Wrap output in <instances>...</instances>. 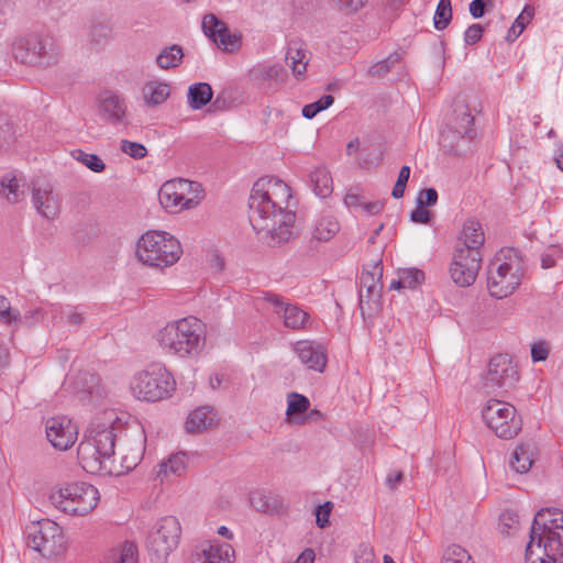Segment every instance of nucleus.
<instances>
[{
    "label": "nucleus",
    "mask_w": 563,
    "mask_h": 563,
    "mask_svg": "<svg viewBox=\"0 0 563 563\" xmlns=\"http://www.w3.org/2000/svg\"><path fill=\"white\" fill-rule=\"evenodd\" d=\"M213 96L212 88L207 82H197L188 89V104L194 110H199L208 104Z\"/></svg>",
    "instance_id": "nucleus-32"
},
{
    "label": "nucleus",
    "mask_w": 563,
    "mask_h": 563,
    "mask_svg": "<svg viewBox=\"0 0 563 563\" xmlns=\"http://www.w3.org/2000/svg\"><path fill=\"white\" fill-rule=\"evenodd\" d=\"M53 318L58 319L59 322H66L73 325H80L85 321L84 314L73 307L60 309L59 313L55 314Z\"/></svg>",
    "instance_id": "nucleus-49"
},
{
    "label": "nucleus",
    "mask_w": 563,
    "mask_h": 563,
    "mask_svg": "<svg viewBox=\"0 0 563 563\" xmlns=\"http://www.w3.org/2000/svg\"><path fill=\"white\" fill-rule=\"evenodd\" d=\"M32 203L37 213L46 219H54L60 211V197L54 191L53 185L45 179L31 181Z\"/></svg>",
    "instance_id": "nucleus-16"
},
{
    "label": "nucleus",
    "mask_w": 563,
    "mask_h": 563,
    "mask_svg": "<svg viewBox=\"0 0 563 563\" xmlns=\"http://www.w3.org/2000/svg\"><path fill=\"white\" fill-rule=\"evenodd\" d=\"M295 352L307 368L322 373L327 365V351L316 342L302 340L295 344Z\"/></svg>",
    "instance_id": "nucleus-22"
},
{
    "label": "nucleus",
    "mask_w": 563,
    "mask_h": 563,
    "mask_svg": "<svg viewBox=\"0 0 563 563\" xmlns=\"http://www.w3.org/2000/svg\"><path fill=\"white\" fill-rule=\"evenodd\" d=\"M332 509L333 504L331 501H325L314 509L316 523L319 528L323 529L329 525V517L332 512Z\"/></svg>",
    "instance_id": "nucleus-52"
},
{
    "label": "nucleus",
    "mask_w": 563,
    "mask_h": 563,
    "mask_svg": "<svg viewBox=\"0 0 563 563\" xmlns=\"http://www.w3.org/2000/svg\"><path fill=\"white\" fill-rule=\"evenodd\" d=\"M473 124L474 117L466 108L460 112L455 110V117L452 123L441 132V143L443 147L455 151L460 140L464 137L472 139L475 135Z\"/></svg>",
    "instance_id": "nucleus-18"
},
{
    "label": "nucleus",
    "mask_w": 563,
    "mask_h": 563,
    "mask_svg": "<svg viewBox=\"0 0 563 563\" xmlns=\"http://www.w3.org/2000/svg\"><path fill=\"white\" fill-rule=\"evenodd\" d=\"M12 54L16 62L47 68L59 60V49L52 38L38 34H30L13 43Z\"/></svg>",
    "instance_id": "nucleus-7"
},
{
    "label": "nucleus",
    "mask_w": 563,
    "mask_h": 563,
    "mask_svg": "<svg viewBox=\"0 0 563 563\" xmlns=\"http://www.w3.org/2000/svg\"><path fill=\"white\" fill-rule=\"evenodd\" d=\"M536 445L533 442H523L517 445L511 454L510 466L517 473H527L534 462Z\"/></svg>",
    "instance_id": "nucleus-30"
},
{
    "label": "nucleus",
    "mask_w": 563,
    "mask_h": 563,
    "mask_svg": "<svg viewBox=\"0 0 563 563\" xmlns=\"http://www.w3.org/2000/svg\"><path fill=\"white\" fill-rule=\"evenodd\" d=\"M165 462L174 477H179L184 474L186 470V455L184 453L173 454Z\"/></svg>",
    "instance_id": "nucleus-50"
},
{
    "label": "nucleus",
    "mask_w": 563,
    "mask_h": 563,
    "mask_svg": "<svg viewBox=\"0 0 563 563\" xmlns=\"http://www.w3.org/2000/svg\"><path fill=\"white\" fill-rule=\"evenodd\" d=\"M120 150L134 159L144 158L147 155L146 147L137 142L122 140L120 143Z\"/></svg>",
    "instance_id": "nucleus-48"
},
{
    "label": "nucleus",
    "mask_w": 563,
    "mask_h": 563,
    "mask_svg": "<svg viewBox=\"0 0 563 563\" xmlns=\"http://www.w3.org/2000/svg\"><path fill=\"white\" fill-rule=\"evenodd\" d=\"M519 379L517 365L508 354L493 356L488 364V371L484 377V388L487 393L497 389H508L515 386Z\"/></svg>",
    "instance_id": "nucleus-12"
},
{
    "label": "nucleus",
    "mask_w": 563,
    "mask_h": 563,
    "mask_svg": "<svg viewBox=\"0 0 563 563\" xmlns=\"http://www.w3.org/2000/svg\"><path fill=\"white\" fill-rule=\"evenodd\" d=\"M334 101L333 96L323 95L318 101L306 104L302 108V115L306 119L314 118L320 111L328 109Z\"/></svg>",
    "instance_id": "nucleus-46"
},
{
    "label": "nucleus",
    "mask_w": 563,
    "mask_h": 563,
    "mask_svg": "<svg viewBox=\"0 0 563 563\" xmlns=\"http://www.w3.org/2000/svg\"><path fill=\"white\" fill-rule=\"evenodd\" d=\"M385 207L384 201L376 200V201H366L364 200V205H362L361 209L365 211L368 214H378L383 211Z\"/></svg>",
    "instance_id": "nucleus-63"
},
{
    "label": "nucleus",
    "mask_w": 563,
    "mask_h": 563,
    "mask_svg": "<svg viewBox=\"0 0 563 563\" xmlns=\"http://www.w3.org/2000/svg\"><path fill=\"white\" fill-rule=\"evenodd\" d=\"M483 32L484 27L478 23L468 26L464 33L465 44L468 46L476 44L482 38Z\"/></svg>",
    "instance_id": "nucleus-56"
},
{
    "label": "nucleus",
    "mask_w": 563,
    "mask_h": 563,
    "mask_svg": "<svg viewBox=\"0 0 563 563\" xmlns=\"http://www.w3.org/2000/svg\"><path fill=\"white\" fill-rule=\"evenodd\" d=\"M265 299L274 306L275 312L284 319L286 328L292 330L306 328L310 316L298 306L285 303L277 295L274 294L266 295Z\"/></svg>",
    "instance_id": "nucleus-21"
},
{
    "label": "nucleus",
    "mask_w": 563,
    "mask_h": 563,
    "mask_svg": "<svg viewBox=\"0 0 563 563\" xmlns=\"http://www.w3.org/2000/svg\"><path fill=\"white\" fill-rule=\"evenodd\" d=\"M158 199L165 210L176 213L198 206L203 199V190L197 181L184 178L170 179L162 185Z\"/></svg>",
    "instance_id": "nucleus-8"
},
{
    "label": "nucleus",
    "mask_w": 563,
    "mask_h": 563,
    "mask_svg": "<svg viewBox=\"0 0 563 563\" xmlns=\"http://www.w3.org/2000/svg\"><path fill=\"white\" fill-rule=\"evenodd\" d=\"M27 545L44 558L59 555L65 550L62 528L54 521L42 519L27 526Z\"/></svg>",
    "instance_id": "nucleus-11"
},
{
    "label": "nucleus",
    "mask_w": 563,
    "mask_h": 563,
    "mask_svg": "<svg viewBox=\"0 0 563 563\" xmlns=\"http://www.w3.org/2000/svg\"><path fill=\"white\" fill-rule=\"evenodd\" d=\"M340 230V224L333 216L321 217L316 223L313 238L318 241L331 240Z\"/></svg>",
    "instance_id": "nucleus-36"
},
{
    "label": "nucleus",
    "mask_w": 563,
    "mask_h": 563,
    "mask_svg": "<svg viewBox=\"0 0 563 563\" xmlns=\"http://www.w3.org/2000/svg\"><path fill=\"white\" fill-rule=\"evenodd\" d=\"M563 512L541 509L534 516L530 540L526 547L528 563H563Z\"/></svg>",
    "instance_id": "nucleus-2"
},
{
    "label": "nucleus",
    "mask_w": 563,
    "mask_h": 563,
    "mask_svg": "<svg viewBox=\"0 0 563 563\" xmlns=\"http://www.w3.org/2000/svg\"><path fill=\"white\" fill-rule=\"evenodd\" d=\"M485 242V234L479 221L471 218L462 227L455 244V251H465L468 253L482 254L481 247Z\"/></svg>",
    "instance_id": "nucleus-23"
},
{
    "label": "nucleus",
    "mask_w": 563,
    "mask_h": 563,
    "mask_svg": "<svg viewBox=\"0 0 563 563\" xmlns=\"http://www.w3.org/2000/svg\"><path fill=\"white\" fill-rule=\"evenodd\" d=\"M162 352L179 358L198 356L206 345V324L194 316L168 321L153 335Z\"/></svg>",
    "instance_id": "nucleus-3"
},
{
    "label": "nucleus",
    "mask_w": 563,
    "mask_h": 563,
    "mask_svg": "<svg viewBox=\"0 0 563 563\" xmlns=\"http://www.w3.org/2000/svg\"><path fill=\"white\" fill-rule=\"evenodd\" d=\"M401 58L399 52H394L387 58L374 64L368 73L373 77L383 78L401 62Z\"/></svg>",
    "instance_id": "nucleus-41"
},
{
    "label": "nucleus",
    "mask_w": 563,
    "mask_h": 563,
    "mask_svg": "<svg viewBox=\"0 0 563 563\" xmlns=\"http://www.w3.org/2000/svg\"><path fill=\"white\" fill-rule=\"evenodd\" d=\"M183 253L179 241L164 231L144 233L136 245L139 260L152 267L174 265Z\"/></svg>",
    "instance_id": "nucleus-5"
},
{
    "label": "nucleus",
    "mask_w": 563,
    "mask_h": 563,
    "mask_svg": "<svg viewBox=\"0 0 563 563\" xmlns=\"http://www.w3.org/2000/svg\"><path fill=\"white\" fill-rule=\"evenodd\" d=\"M534 15V9L531 5H526L521 13L517 16L514 24L508 31L506 40L514 42L525 30L526 25L532 20Z\"/></svg>",
    "instance_id": "nucleus-39"
},
{
    "label": "nucleus",
    "mask_w": 563,
    "mask_h": 563,
    "mask_svg": "<svg viewBox=\"0 0 563 563\" xmlns=\"http://www.w3.org/2000/svg\"><path fill=\"white\" fill-rule=\"evenodd\" d=\"M77 454L82 467L88 472L95 473L107 468L106 455L88 435L79 443Z\"/></svg>",
    "instance_id": "nucleus-24"
},
{
    "label": "nucleus",
    "mask_w": 563,
    "mask_h": 563,
    "mask_svg": "<svg viewBox=\"0 0 563 563\" xmlns=\"http://www.w3.org/2000/svg\"><path fill=\"white\" fill-rule=\"evenodd\" d=\"M523 272L518 250H500L488 269L487 288L490 296L505 298L512 294L519 286Z\"/></svg>",
    "instance_id": "nucleus-4"
},
{
    "label": "nucleus",
    "mask_w": 563,
    "mask_h": 563,
    "mask_svg": "<svg viewBox=\"0 0 563 563\" xmlns=\"http://www.w3.org/2000/svg\"><path fill=\"white\" fill-rule=\"evenodd\" d=\"M398 276H401L405 288L409 289L416 288L424 280V273L415 267L399 269Z\"/></svg>",
    "instance_id": "nucleus-45"
},
{
    "label": "nucleus",
    "mask_w": 563,
    "mask_h": 563,
    "mask_svg": "<svg viewBox=\"0 0 563 563\" xmlns=\"http://www.w3.org/2000/svg\"><path fill=\"white\" fill-rule=\"evenodd\" d=\"M181 533L177 518H162L148 533L146 547L152 563H165L168 555L176 549Z\"/></svg>",
    "instance_id": "nucleus-10"
},
{
    "label": "nucleus",
    "mask_w": 563,
    "mask_h": 563,
    "mask_svg": "<svg viewBox=\"0 0 563 563\" xmlns=\"http://www.w3.org/2000/svg\"><path fill=\"white\" fill-rule=\"evenodd\" d=\"M100 109L103 117L111 123H120L125 118L126 104L124 100L112 92L102 97Z\"/></svg>",
    "instance_id": "nucleus-29"
},
{
    "label": "nucleus",
    "mask_w": 563,
    "mask_h": 563,
    "mask_svg": "<svg viewBox=\"0 0 563 563\" xmlns=\"http://www.w3.org/2000/svg\"><path fill=\"white\" fill-rule=\"evenodd\" d=\"M551 346L547 341H538L531 345V357L533 362H543L548 358Z\"/></svg>",
    "instance_id": "nucleus-54"
},
{
    "label": "nucleus",
    "mask_w": 563,
    "mask_h": 563,
    "mask_svg": "<svg viewBox=\"0 0 563 563\" xmlns=\"http://www.w3.org/2000/svg\"><path fill=\"white\" fill-rule=\"evenodd\" d=\"M438 201V191L434 188L422 189L417 198L419 207H432Z\"/></svg>",
    "instance_id": "nucleus-55"
},
{
    "label": "nucleus",
    "mask_w": 563,
    "mask_h": 563,
    "mask_svg": "<svg viewBox=\"0 0 563 563\" xmlns=\"http://www.w3.org/2000/svg\"><path fill=\"white\" fill-rule=\"evenodd\" d=\"M263 76L266 79L283 81L286 77V71L280 65H274V66L265 67L263 69Z\"/></svg>",
    "instance_id": "nucleus-62"
},
{
    "label": "nucleus",
    "mask_w": 563,
    "mask_h": 563,
    "mask_svg": "<svg viewBox=\"0 0 563 563\" xmlns=\"http://www.w3.org/2000/svg\"><path fill=\"white\" fill-rule=\"evenodd\" d=\"M486 3L484 0H473L470 3V13L474 19H479L485 14Z\"/></svg>",
    "instance_id": "nucleus-64"
},
{
    "label": "nucleus",
    "mask_w": 563,
    "mask_h": 563,
    "mask_svg": "<svg viewBox=\"0 0 563 563\" xmlns=\"http://www.w3.org/2000/svg\"><path fill=\"white\" fill-rule=\"evenodd\" d=\"M562 258V250L559 245H551L542 254L541 265L543 268H551L555 265L558 260Z\"/></svg>",
    "instance_id": "nucleus-53"
},
{
    "label": "nucleus",
    "mask_w": 563,
    "mask_h": 563,
    "mask_svg": "<svg viewBox=\"0 0 563 563\" xmlns=\"http://www.w3.org/2000/svg\"><path fill=\"white\" fill-rule=\"evenodd\" d=\"M0 194L9 203L22 201L25 196V180L14 173H8L0 179Z\"/></svg>",
    "instance_id": "nucleus-25"
},
{
    "label": "nucleus",
    "mask_w": 563,
    "mask_h": 563,
    "mask_svg": "<svg viewBox=\"0 0 563 563\" xmlns=\"http://www.w3.org/2000/svg\"><path fill=\"white\" fill-rule=\"evenodd\" d=\"M365 198L357 191V189L351 188L345 197H344V205L349 209H357L364 205Z\"/></svg>",
    "instance_id": "nucleus-57"
},
{
    "label": "nucleus",
    "mask_w": 563,
    "mask_h": 563,
    "mask_svg": "<svg viewBox=\"0 0 563 563\" xmlns=\"http://www.w3.org/2000/svg\"><path fill=\"white\" fill-rule=\"evenodd\" d=\"M97 493V489L85 482H70L65 483L62 486H59L56 490V493Z\"/></svg>",
    "instance_id": "nucleus-51"
},
{
    "label": "nucleus",
    "mask_w": 563,
    "mask_h": 563,
    "mask_svg": "<svg viewBox=\"0 0 563 563\" xmlns=\"http://www.w3.org/2000/svg\"><path fill=\"white\" fill-rule=\"evenodd\" d=\"M256 511L266 515H279L285 505L278 495H241Z\"/></svg>",
    "instance_id": "nucleus-26"
},
{
    "label": "nucleus",
    "mask_w": 563,
    "mask_h": 563,
    "mask_svg": "<svg viewBox=\"0 0 563 563\" xmlns=\"http://www.w3.org/2000/svg\"><path fill=\"white\" fill-rule=\"evenodd\" d=\"M286 64L291 68L295 77L302 76L306 73L308 65L307 52L297 46L296 43L290 44L286 56Z\"/></svg>",
    "instance_id": "nucleus-33"
},
{
    "label": "nucleus",
    "mask_w": 563,
    "mask_h": 563,
    "mask_svg": "<svg viewBox=\"0 0 563 563\" xmlns=\"http://www.w3.org/2000/svg\"><path fill=\"white\" fill-rule=\"evenodd\" d=\"M52 506L64 514L85 516L99 503V495H47Z\"/></svg>",
    "instance_id": "nucleus-20"
},
{
    "label": "nucleus",
    "mask_w": 563,
    "mask_h": 563,
    "mask_svg": "<svg viewBox=\"0 0 563 563\" xmlns=\"http://www.w3.org/2000/svg\"><path fill=\"white\" fill-rule=\"evenodd\" d=\"M310 184L316 196L327 198L333 190L332 177L325 168H316L310 173Z\"/></svg>",
    "instance_id": "nucleus-34"
},
{
    "label": "nucleus",
    "mask_w": 563,
    "mask_h": 563,
    "mask_svg": "<svg viewBox=\"0 0 563 563\" xmlns=\"http://www.w3.org/2000/svg\"><path fill=\"white\" fill-rule=\"evenodd\" d=\"M20 320V313L11 308L10 301L7 297L0 296V321L4 324L11 325Z\"/></svg>",
    "instance_id": "nucleus-47"
},
{
    "label": "nucleus",
    "mask_w": 563,
    "mask_h": 563,
    "mask_svg": "<svg viewBox=\"0 0 563 563\" xmlns=\"http://www.w3.org/2000/svg\"><path fill=\"white\" fill-rule=\"evenodd\" d=\"M73 156L95 173H101L106 168L102 159L96 154H90L78 150L73 153Z\"/></svg>",
    "instance_id": "nucleus-44"
},
{
    "label": "nucleus",
    "mask_w": 563,
    "mask_h": 563,
    "mask_svg": "<svg viewBox=\"0 0 563 563\" xmlns=\"http://www.w3.org/2000/svg\"><path fill=\"white\" fill-rule=\"evenodd\" d=\"M428 207H419L411 211L410 220L416 223L429 224L432 219V212L427 209Z\"/></svg>",
    "instance_id": "nucleus-59"
},
{
    "label": "nucleus",
    "mask_w": 563,
    "mask_h": 563,
    "mask_svg": "<svg viewBox=\"0 0 563 563\" xmlns=\"http://www.w3.org/2000/svg\"><path fill=\"white\" fill-rule=\"evenodd\" d=\"M485 424L500 439L515 438L522 428V419L515 406L507 401L489 399L482 409Z\"/></svg>",
    "instance_id": "nucleus-9"
},
{
    "label": "nucleus",
    "mask_w": 563,
    "mask_h": 563,
    "mask_svg": "<svg viewBox=\"0 0 563 563\" xmlns=\"http://www.w3.org/2000/svg\"><path fill=\"white\" fill-rule=\"evenodd\" d=\"M452 20L451 0H440L433 16L434 27L439 31L444 30Z\"/></svg>",
    "instance_id": "nucleus-42"
},
{
    "label": "nucleus",
    "mask_w": 563,
    "mask_h": 563,
    "mask_svg": "<svg viewBox=\"0 0 563 563\" xmlns=\"http://www.w3.org/2000/svg\"><path fill=\"white\" fill-rule=\"evenodd\" d=\"M169 96V86L164 82H150L143 89V97L147 104L163 103Z\"/></svg>",
    "instance_id": "nucleus-38"
},
{
    "label": "nucleus",
    "mask_w": 563,
    "mask_h": 563,
    "mask_svg": "<svg viewBox=\"0 0 563 563\" xmlns=\"http://www.w3.org/2000/svg\"><path fill=\"white\" fill-rule=\"evenodd\" d=\"M310 408V400L301 394L291 391L287 395L286 420L290 424H303L307 418L303 415Z\"/></svg>",
    "instance_id": "nucleus-27"
},
{
    "label": "nucleus",
    "mask_w": 563,
    "mask_h": 563,
    "mask_svg": "<svg viewBox=\"0 0 563 563\" xmlns=\"http://www.w3.org/2000/svg\"><path fill=\"white\" fill-rule=\"evenodd\" d=\"M290 187L278 178H260L249 199V219L260 239L275 246L287 242L296 216L290 210Z\"/></svg>",
    "instance_id": "nucleus-1"
},
{
    "label": "nucleus",
    "mask_w": 563,
    "mask_h": 563,
    "mask_svg": "<svg viewBox=\"0 0 563 563\" xmlns=\"http://www.w3.org/2000/svg\"><path fill=\"white\" fill-rule=\"evenodd\" d=\"M234 550L228 543L209 545L197 556L194 563H231Z\"/></svg>",
    "instance_id": "nucleus-31"
},
{
    "label": "nucleus",
    "mask_w": 563,
    "mask_h": 563,
    "mask_svg": "<svg viewBox=\"0 0 563 563\" xmlns=\"http://www.w3.org/2000/svg\"><path fill=\"white\" fill-rule=\"evenodd\" d=\"M174 478V474L169 472V467L166 465V462L163 461L162 463H159L154 477V482L163 486L165 483L173 482Z\"/></svg>",
    "instance_id": "nucleus-61"
},
{
    "label": "nucleus",
    "mask_w": 563,
    "mask_h": 563,
    "mask_svg": "<svg viewBox=\"0 0 563 563\" xmlns=\"http://www.w3.org/2000/svg\"><path fill=\"white\" fill-rule=\"evenodd\" d=\"M482 265V254L454 251L450 275L454 284L468 287L474 284Z\"/></svg>",
    "instance_id": "nucleus-15"
},
{
    "label": "nucleus",
    "mask_w": 563,
    "mask_h": 563,
    "mask_svg": "<svg viewBox=\"0 0 563 563\" xmlns=\"http://www.w3.org/2000/svg\"><path fill=\"white\" fill-rule=\"evenodd\" d=\"M110 29L104 24H97L91 30V40L97 45L106 43L110 36Z\"/></svg>",
    "instance_id": "nucleus-58"
},
{
    "label": "nucleus",
    "mask_w": 563,
    "mask_h": 563,
    "mask_svg": "<svg viewBox=\"0 0 563 563\" xmlns=\"http://www.w3.org/2000/svg\"><path fill=\"white\" fill-rule=\"evenodd\" d=\"M520 529L518 512L506 509L499 515L498 531L504 537H515Z\"/></svg>",
    "instance_id": "nucleus-37"
},
{
    "label": "nucleus",
    "mask_w": 563,
    "mask_h": 563,
    "mask_svg": "<svg viewBox=\"0 0 563 563\" xmlns=\"http://www.w3.org/2000/svg\"><path fill=\"white\" fill-rule=\"evenodd\" d=\"M441 563H473V561L464 548L452 544L445 549Z\"/></svg>",
    "instance_id": "nucleus-43"
},
{
    "label": "nucleus",
    "mask_w": 563,
    "mask_h": 563,
    "mask_svg": "<svg viewBox=\"0 0 563 563\" xmlns=\"http://www.w3.org/2000/svg\"><path fill=\"white\" fill-rule=\"evenodd\" d=\"M203 33L220 48L229 53L239 49L241 36L231 33L227 24L214 14H206L202 19Z\"/></svg>",
    "instance_id": "nucleus-17"
},
{
    "label": "nucleus",
    "mask_w": 563,
    "mask_h": 563,
    "mask_svg": "<svg viewBox=\"0 0 563 563\" xmlns=\"http://www.w3.org/2000/svg\"><path fill=\"white\" fill-rule=\"evenodd\" d=\"M176 386L167 368L159 363L151 364L137 373L131 383L134 396L146 401H158L170 396Z\"/></svg>",
    "instance_id": "nucleus-6"
},
{
    "label": "nucleus",
    "mask_w": 563,
    "mask_h": 563,
    "mask_svg": "<svg viewBox=\"0 0 563 563\" xmlns=\"http://www.w3.org/2000/svg\"><path fill=\"white\" fill-rule=\"evenodd\" d=\"M216 421L217 413L213 411V408L202 406L189 413L186 420V429L191 433L201 432L211 428Z\"/></svg>",
    "instance_id": "nucleus-28"
},
{
    "label": "nucleus",
    "mask_w": 563,
    "mask_h": 563,
    "mask_svg": "<svg viewBox=\"0 0 563 563\" xmlns=\"http://www.w3.org/2000/svg\"><path fill=\"white\" fill-rule=\"evenodd\" d=\"M136 552L133 542H125L122 548L114 550L104 563H135Z\"/></svg>",
    "instance_id": "nucleus-40"
},
{
    "label": "nucleus",
    "mask_w": 563,
    "mask_h": 563,
    "mask_svg": "<svg viewBox=\"0 0 563 563\" xmlns=\"http://www.w3.org/2000/svg\"><path fill=\"white\" fill-rule=\"evenodd\" d=\"M114 415L111 412L103 422H93L88 429L87 435L92 443L106 455V460H111L115 452V442L125 434L121 424L115 423Z\"/></svg>",
    "instance_id": "nucleus-14"
},
{
    "label": "nucleus",
    "mask_w": 563,
    "mask_h": 563,
    "mask_svg": "<svg viewBox=\"0 0 563 563\" xmlns=\"http://www.w3.org/2000/svg\"><path fill=\"white\" fill-rule=\"evenodd\" d=\"M184 58L183 47L178 44H173L165 47L156 57V64L162 69L176 68L181 64Z\"/></svg>",
    "instance_id": "nucleus-35"
},
{
    "label": "nucleus",
    "mask_w": 563,
    "mask_h": 563,
    "mask_svg": "<svg viewBox=\"0 0 563 563\" xmlns=\"http://www.w3.org/2000/svg\"><path fill=\"white\" fill-rule=\"evenodd\" d=\"M355 563H377L372 548L361 545L355 553Z\"/></svg>",
    "instance_id": "nucleus-60"
},
{
    "label": "nucleus",
    "mask_w": 563,
    "mask_h": 563,
    "mask_svg": "<svg viewBox=\"0 0 563 563\" xmlns=\"http://www.w3.org/2000/svg\"><path fill=\"white\" fill-rule=\"evenodd\" d=\"M382 267L374 266V272H363L360 280V310L363 318L372 317L379 309L382 292Z\"/></svg>",
    "instance_id": "nucleus-13"
},
{
    "label": "nucleus",
    "mask_w": 563,
    "mask_h": 563,
    "mask_svg": "<svg viewBox=\"0 0 563 563\" xmlns=\"http://www.w3.org/2000/svg\"><path fill=\"white\" fill-rule=\"evenodd\" d=\"M46 438L51 444L60 451L69 449L77 440V428L64 417L49 418L45 423Z\"/></svg>",
    "instance_id": "nucleus-19"
}]
</instances>
